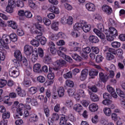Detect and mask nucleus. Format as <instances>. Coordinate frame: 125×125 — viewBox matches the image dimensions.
<instances>
[{
    "label": "nucleus",
    "instance_id": "f257e3e1",
    "mask_svg": "<svg viewBox=\"0 0 125 125\" xmlns=\"http://www.w3.org/2000/svg\"><path fill=\"white\" fill-rule=\"evenodd\" d=\"M74 30L76 31H80L83 30L84 33L89 32L91 29V25L90 24H86V22L83 20H81L79 22L76 23L73 26Z\"/></svg>",
    "mask_w": 125,
    "mask_h": 125
},
{
    "label": "nucleus",
    "instance_id": "f03ea898",
    "mask_svg": "<svg viewBox=\"0 0 125 125\" xmlns=\"http://www.w3.org/2000/svg\"><path fill=\"white\" fill-rule=\"evenodd\" d=\"M106 40L108 42H113L114 41V37H117L118 36V31L117 29L113 27H110L109 28L108 31H106L105 32Z\"/></svg>",
    "mask_w": 125,
    "mask_h": 125
},
{
    "label": "nucleus",
    "instance_id": "7ed1b4c3",
    "mask_svg": "<svg viewBox=\"0 0 125 125\" xmlns=\"http://www.w3.org/2000/svg\"><path fill=\"white\" fill-rule=\"evenodd\" d=\"M0 44L2 45L4 48L8 49L9 47L8 46V43L11 42V39L9 35H4L2 36L1 39L0 41Z\"/></svg>",
    "mask_w": 125,
    "mask_h": 125
},
{
    "label": "nucleus",
    "instance_id": "20e7f679",
    "mask_svg": "<svg viewBox=\"0 0 125 125\" xmlns=\"http://www.w3.org/2000/svg\"><path fill=\"white\" fill-rule=\"evenodd\" d=\"M35 27L37 28V29L34 31V33L37 35L35 39L36 40H39V39H40V37H42V32H43L44 30L43 26L40 24L39 22H37L35 23Z\"/></svg>",
    "mask_w": 125,
    "mask_h": 125
},
{
    "label": "nucleus",
    "instance_id": "39448f33",
    "mask_svg": "<svg viewBox=\"0 0 125 125\" xmlns=\"http://www.w3.org/2000/svg\"><path fill=\"white\" fill-rule=\"evenodd\" d=\"M9 74L10 77L13 78H17L19 75H20V72H19V68L16 66H13L9 68Z\"/></svg>",
    "mask_w": 125,
    "mask_h": 125
},
{
    "label": "nucleus",
    "instance_id": "423d86ee",
    "mask_svg": "<svg viewBox=\"0 0 125 125\" xmlns=\"http://www.w3.org/2000/svg\"><path fill=\"white\" fill-rule=\"evenodd\" d=\"M9 95V96H5L4 97L5 101H4V104H7L8 106H10L12 105V102H8V100H9L10 97L11 98H16V96H17V95H16V93H15V92L10 93Z\"/></svg>",
    "mask_w": 125,
    "mask_h": 125
},
{
    "label": "nucleus",
    "instance_id": "0eeeda50",
    "mask_svg": "<svg viewBox=\"0 0 125 125\" xmlns=\"http://www.w3.org/2000/svg\"><path fill=\"white\" fill-rule=\"evenodd\" d=\"M14 5V1L9 0L8 1V5L6 8L5 11L8 13H12L13 12V5Z\"/></svg>",
    "mask_w": 125,
    "mask_h": 125
},
{
    "label": "nucleus",
    "instance_id": "6e6552de",
    "mask_svg": "<svg viewBox=\"0 0 125 125\" xmlns=\"http://www.w3.org/2000/svg\"><path fill=\"white\" fill-rule=\"evenodd\" d=\"M33 52V46L30 45H25L24 47V53L26 55H31Z\"/></svg>",
    "mask_w": 125,
    "mask_h": 125
},
{
    "label": "nucleus",
    "instance_id": "1a4fd4ad",
    "mask_svg": "<svg viewBox=\"0 0 125 125\" xmlns=\"http://www.w3.org/2000/svg\"><path fill=\"white\" fill-rule=\"evenodd\" d=\"M102 9L104 12H105V13L108 15H110V14L113 12V9H112V7L107 5H104L102 7Z\"/></svg>",
    "mask_w": 125,
    "mask_h": 125
},
{
    "label": "nucleus",
    "instance_id": "9d476101",
    "mask_svg": "<svg viewBox=\"0 0 125 125\" xmlns=\"http://www.w3.org/2000/svg\"><path fill=\"white\" fill-rule=\"evenodd\" d=\"M99 77L100 80L103 83H106L107 81L109 80V77H108V75H107V74H104L103 72H100L99 74Z\"/></svg>",
    "mask_w": 125,
    "mask_h": 125
},
{
    "label": "nucleus",
    "instance_id": "9b49d317",
    "mask_svg": "<svg viewBox=\"0 0 125 125\" xmlns=\"http://www.w3.org/2000/svg\"><path fill=\"white\" fill-rule=\"evenodd\" d=\"M25 102L26 104H30V103H31V104L32 105V106H37V105H38L37 100L31 98H26Z\"/></svg>",
    "mask_w": 125,
    "mask_h": 125
},
{
    "label": "nucleus",
    "instance_id": "f8f14e48",
    "mask_svg": "<svg viewBox=\"0 0 125 125\" xmlns=\"http://www.w3.org/2000/svg\"><path fill=\"white\" fill-rule=\"evenodd\" d=\"M85 7L88 11H91V12H94L95 11V5L94 4L91 3V2H89L85 4Z\"/></svg>",
    "mask_w": 125,
    "mask_h": 125
},
{
    "label": "nucleus",
    "instance_id": "ddd939ff",
    "mask_svg": "<svg viewBox=\"0 0 125 125\" xmlns=\"http://www.w3.org/2000/svg\"><path fill=\"white\" fill-rule=\"evenodd\" d=\"M87 75H88V70L87 69L83 70L81 72L80 80L81 81H84L86 79Z\"/></svg>",
    "mask_w": 125,
    "mask_h": 125
},
{
    "label": "nucleus",
    "instance_id": "4468645a",
    "mask_svg": "<svg viewBox=\"0 0 125 125\" xmlns=\"http://www.w3.org/2000/svg\"><path fill=\"white\" fill-rule=\"evenodd\" d=\"M103 104L106 106H108L110 109H114L115 108V105L113 104L112 101L111 100H104L103 101Z\"/></svg>",
    "mask_w": 125,
    "mask_h": 125
},
{
    "label": "nucleus",
    "instance_id": "2eb2a0df",
    "mask_svg": "<svg viewBox=\"0 0 125 125\" xmlns=\"http://www.w3.org/2000/svg\"><path fill=\"white\" fill-rule=\"evenodd\" d=\"M51 27L54 31H58L59 30V22L56 20L53 21Z\"/></svg>",
    "mask_w": 125,
    "mask_h": 125
},
{
    "label": "nucleus",
    "instance_id": "dca6fc26",
    "mask_svg": "<svg viewBox=\"0 0 125 125\" xmlns=\"http://www.w3.org/2000/svg\"><path fill=\"white\" fill-rule=\"evenodd\" d=\"M24 107H25V105L23 104H20L18 105V107L17 109V113L18 115H20V116H22L23 115V109L24 108Z\"/></svg>",
    "mask_w": 125,
    "mask_h": 125
},
{
    "label": "nucleus",
    "instance_id": "f3484780",
    "mask_svg": "<svg viewBox=\"0 0 125 125\" xmlns=\"http://www.w3.org/2000/svg\"><path fill=\"white\" fill-rule=\"evenodd\" d=\"M93 32H95V33L97 35L98 37L100 38L102 40H104V39H105V35L103 34L100 30L97 29H94Z\"/></svg>",
    "mask_w": 125,
    "mask_h": 125
},
{
    "label": "nucleus",
    "instance_id": "a211bd4d",
    "mask_svg": "<svg viewBox=\"0 0 125 125\" xmlns=\"http://www.w3.org/2000/svg\"><path fill=\"white\" fill-rule=\"evenodd\" d=\"M89 110L90 112H96L98 110V105L93 103L89 105Z\"/></svg>",
    "mask_w": 125,
    "mask_h": 125
},
{
    "label": "nucleus",
    "instance_id": "6ab92c4d",
    "mask_svg": "<svg viewBox=\"0 0 125 125\" xmlns=\"http://www.w3.org/2000/svg\"><path fill=\"white\" fill-rule=\"evenodd\" d=\"M53 71H54V68H49V72H50V73L47 76V78L48 80H54L55 78V76H54V73L52 72H53Z\"/></svg>",
    "mask_w": 125,
    "mask_h": 125
},
{
    "label": "nucleus",
    "instance_id": "aec40b11",
    "mask_svg": "<svg viewBox=\"0 0 125 125\" xmlns=\"http://www.w3.org/2000/svg\"><path fill=\"white\" fill-rule=\"evenodd\" d=\"M39 57V55L38 54V50H35L33 51V53L32 55V61L33 63H35Z\"/></svg>",
    "mask_w": 125,
    "mask_h": 125
},
{
    "label": "nucleus",
    "instance_id": "412c9836",
    "mask_svg": "<svg viewBox=\"0 0 125 125\" xmlns=\"http://www.w3.org/2000/svg\"><path fill=\"white\" fill-rule=\"evenodd\" d=\"M57 92L59 97H63L65 94V90L63 87H60L58 88Z\"/></svg>",
    "mask_w": 125,
    "mask_h": 125
},
{
    "label": "nucleus",
    "instance_id": "4be33fe9",
    "mask_svg": "<svg viewBox=\"0 0 125 125\" xmlns=\"http://www.w3.org/2000/svg\"><path fill=\"white\" fill-rule=\"evenodd\" d=\"M49 11L51 12H53V13H55V14H59L60 13V11H59V9L57 8V7H55V6H51L49 8Z\"/></svg>",
    "mask_w": 125,
    "mask_h": 125
},
{
    "label": "nucleus",
    "instance_id": "5701e85b",
    "mask_svg": "<svg viewBox=\"0 0 125 125\" xmlns=\"http://www.w3.org/2000/svg\"><path fill=\"white\" fill-rule=\"evenodd\" d=\"M33 71L35 73H41V64L40 63L35 64L33 66Z\"/></svg>",
    "mask_w": 125,
    "mask_h": 125
},
{
    "label": "nucleus",
    "instance_id": "b1692460",
    "mask_svg": "<svg viewBox=\"0 0 125 125\" xmlns=\"http://www.w3.org/2000/svg\"><path fill=\"white\" fill-rule=\"evenodd\" d=\"M90 98L93 102H98L99 100V96L96 94H92L90 95Z\"/></svg>",
    "mask_w": 125,
    "mask_h": 125
},
{
    "label": "nucleus",
    "instance_id": "393cba45",
    "mask_svg": "<svg viewBox=\"0 0 125 125\" xmlns=\"http://www.w3.org/2000/svg\"><path fill=\"white\" fill-rule=\"evenodd\" d=\"M28 91L29 93H30V94L34 95V94H35V93H37V92H38V88L35 86H32L30 88H28Z\"/></svg>",
    "mask_w": 125,
    "mask_h": 125
},
{
    "label": "nucleus",
    "instance_id": "a878e982",
    "mask_svg": "<svg viewBox=\"0 0 125 125\" xmlns=\"http://www.w3.org/2000/svg\"><path fill=\"white\" fill-rule=\"evenodd\" d=\"M29 121L30 122H38V120H39V118L38 117V115L36 114H31L29 115Z\"/></svg>",
    "mask_w": 125,
    "mask_h": 125
},
{
    "label": "nucleus",
    "instance_id": "bb28decb",
    "mask_svg": "<svg viewBox=\"0 0 125 125\" xmlns=\"http://www.w3.org/2000/svg\"><path fill=\"white\" fill-rule=\"evenodd\" d=\"M14 55L18 60H21L22 59V54L20 50H16L14 52Z\"/></svg>",
    "mask_w": 125,
    "mask_h": 125
},
{
    "label": "nucleus",
    "instance_id": "cd10ccee",
    "mask_svg": "<svg viewBox=\"0 0 125 125\" xmlns=\"http://www.w3.org/2000/svg\"><path fill=\"white\" fill-rule=\"evenodd\" d=\"M89 40L90 42L93 43H97V42H99V39H98V38L93 35L90 36Z\"/></svg>",
    "mask_w": 125,
    "mask_h": 125
},
{
    "label": "nucleus",
    "instance_id": "c85d7f7f",
    "mask_svg": "<svg viewBox=\"0 0 125 125\" xmlns=\"http://www.w3.org/2000/svg\"><path fill=\"white\" fill-rule=\"evenodd\" d=\"M16 90L17 94L19 96H21V97L26 96V92L24 90H21V88H18Z\"/></svg>",
    "mask_w": 125,
    "mask_h": 125
},
{
    "label": "nucleus",
    "instance_id": "c756f323",
    "mask_svg": "<svg viewBox=\"0 0 125 125\" xmlns=\"http://www.w3.org/2000/svg\"><path fill=\"white\" fill-rule=\"evenodd\" d=\"M73 109L76 112H82V110H83V106L80 104H77L74 105Z\"/></svg>",
    "mask_w": 125,
    "mask_h": 125
},
{
    "label": "nucleus",
    "instance_id": "7c9ffc66",
    "mask_svg": "<svg viewBox=\"0 0 125 125\" xmlns=\"http://www.w3.org/2000/svg\"><path fill=\"white\" fill-rule=\"evenodd\" d=\"M124 54V51L121 48L117 49L116 51V54L119 58H123V55Z\"/></svg>",
    "mask_w": 125,
    "mask_h": 125
},
{
    "label": "nucleus",
    "instance_id": "2f4dec72",
    "mask_svg": "<svg viewBox=\"0 0 125 125\" xmlns=\"http://www.w3.org/2000/svg\"><path fill=\"white\" fill-rule=\"evenodd\" d=\"M7 23H8L9 24V27H11L12 29H14V30L17 29L18 25L16 22L12 21H8Z\"/></svg>",
    "mask_w": 125,
    "mask_h": 125
},
{
    "label": "nucleus",
    "instance_id": "473e14b6",
    "mask_svg": "<svg viewBox=\"0 0 125 125\" xmlns=\"http://www.w3.org/2000/svg\"><path fill=\"white\" fill-rule=\"evenodd\" d=\"M104 113L106 116L109 117L112 114V111H111V109H110V108L105 107L104 108Z\"/></svg>",
    "mask_w": 125,
    "mask_h": 125
},
{
    "label": "nucleus",
    "instance_id": "72a5a7b5",
    "mask_svg": "<svg viewBox=\"0 0 125 125\" xmlns=\"http://www.w3.org/2000/svg\"><path fill=\"white\" fill-rule=\"evenodd\" d=\"M116 92L118 95L121 97V98H125V93H124V92L122 91L120 88H116Z\"/></svg>",
    "mask_w": 125,
    "mask_h": 125
},
{
    "label": "nucleus",
    "instance_id": "f704fd0d",
    "mask_svg": "<svg viewBox=\"0 0 125 125\" xmlns=\"http://www.w3.org/2000/svg\"><path fill=\"white\" fill-rule=\"evenodd\" d=\"M98 75V71L96 69H92L89 72V76L93 78L95 76H97Z\"/></svg>",
    "mask_w": 125,
    "mask_h": 125
},
{
    "label": "nucleus",
    "instance_id": "c9c22d12",
    "mask_svg": "<svg viewBox=\"0 0 125 125\" xmlns=\"http://www.w3.org/2000/svg\"><path fill=\"white\" fill-rule=\"evenodd\" d=\"M9 37L12 42H17V40H18L17 35L15 33H12L9 35Z\"/></svg>",
    "mask_w": 125,
    "mask_h": 125
},
{
    "label": "nucleus",
    "instance_id": "e433bc0d",
    "mask_svg": "<svg viewBox=\"0 0 125 125\" xmlns=\"http://www.w3.org/2000/svg\"><path fill=\"white\" fill-rule=\"evenodd\" d=\"M12 61L13 62V64L15 66V67H17V68L20 67V62H21V60H19L16 59H13Z\"/></svg>",
    "mask_w": 125,
    "mask_h": 125
},
{
    "label": "nucleus",
    "instance_id": "4c0bfd02",
    "mask_svg": "<svg viewBox=\"0 0 125 125\" xmlns=\"http://www.w3.org/2000/svg\"><path fill=\"white\" fill-rule=\"evenodd\" d=\"M37 40L40 41L42 45H44L45 43H46V38H45V37L40 36L39 37V39Z\"/></svg>",
    "mask_w": 125,
    "mask_h": 125
},
{
    "label": "nucleus",
    "instance_id": "58836bf2",
    "mask_svg": "<svg viewBox=\"0 0 125 125\" xmlns=\"http://www.w3.org/2000/svg\"><path fill=\"white\" fill-rule=\"evenodd\" d=\"M65 85L68 87H74V82L70 80H67L65 81Z\"/></svg>",
    "mask_w": 125,
    "mask_h": 125
},
{
    "label": "nucleus",
    "instance_id": "ea45409f",
    "mask_svg": "<svg viewBox=\"0 0 125 125\" xmlns=\"http://www.w3.org/2000/svg\"><path fill=\"white\" fill-rule=\"evenodd\" d=\"M111 46L113 48H119L121 47V42H111Z\"/></svg>",
    "mask_w": 125,
    "mask_h": 125
},
{
    "label": "nucleus",
    "instance_id": "a19ab883",
    "mask_svg": "<svg viewBox=\"0 0 125 125\" xmlns=\"http://www.w3.org/2000/svg\"><path fill=\"white\" fill-rule=\"evenodd\" d=\"M57 64L59 67H62V66L66 65V61L64 60H59L57 61Z\"/></svg>",
    "mask_w": 125,
    "mask_h": 125
},
{
    "label": "nucleus",
    "instance_id": "79ce46f5",
    "mask_svg": "<svg viewBox=\"0 0 125 125\" xmlns=\"http://www.w3.org/2000/svg\"><path fill=\"white\" fill-rule=\"evenodd\" d=\"M31 44L35 47H38L40 45V42L36 39H33L31 41Z\"/></svg>",
    "mask_w": 125,
    "mask_h": 125
},
{
    "label": "nucleus",
    "instance_id": "37998d69",
    "mask_svg": "<svg viewBox=\"0 0 125 125\" xmlns=\"http://www.w3.org/2000/svg\"><path fill=\"white\" fill-rule=\"evenodd\" d=\"M7 83V81L5 79H0V88H2V87H4L6 85Z\"/></svg>",
    "mask_w": 125,
    "mask_h": 125
},
{
    "label": "nucleus",
    "instance_id": "c03bdc74",
    "mask_svg": "<svg viewBox=\"0 0 125 125\" xmlns=\"http://www.w3.org/2000/svg\"><path fill=\"white\" fill-rule=\"evenodd\" d=\"M51 119L54 122H56V121L59 120V115L58 113H54L52 114Z\"/></svg>",
    "mask_w": 125,
    "mask_h": 125
},
{
    "label": "nucleus",
    "instance_id": "a18cd8bd",
    "mask_svg": "<svg viewBox=\"0 0 125 125\" xmlns=\"http://www.w3.org/2000/svg\"><path fill=\"white\" fill-rule=\"evenodd\" d=\"M22 84L26 87H29V86H31V81L27 79H24L22 82Z\"/></svg>",
    "mask_w": 125,
    "mask_h": 125
},
{
    "label": "nucleus",
    "instance_id": "49530a36",
    "mask_svg": "<svg viewBox=\"0 0 125 125\" xmlns=\"http://www.w3.org/2000/svg\"><path fill=\"white\" fill-rule=\"evenodd\" d=\"M42 21L44 25H45L46 26H49L51 24V21L48 19L43 18L42 19Z\"/></svg>",
    "mask_w": 125,
    "mask_h": 125
},
{
    "label": "nucleus",
    "instance_id": "de8ad7c7",
    "mask_svg": "<svg viewBox=\"0 0 125 125\" xmlns=\"http://www.w3.org/2000/svg\"><path fill=\"white\" fill-rule=\"evenodd\" d=\"M115 58V56L110 53H106V60H113Z\"/></svg>",
    "mask_w": 125,
    "mask_h": 125
},
{
    "label": "nucleus",
    "instance_id": "09e8293b",
    "mask_svg": "<svg viewBox=\"0 0 125 125\" xmlns=\"http://www.w3.org/2000/svg\"><path fill=\"white\" fill-rule=\"evenodd\" d=\"M21 63L22 66H28V61L27 60V59L25 57L21 58Z\"/></svg>",
    "mask_w": 125,
    "mask_h": 125
},
{
    "label": "nucleus",
    "instance_id": "8fccbe9b",
    "mask_svg": "<svg viewBox=\"0 0 125 125\" xmlns=\"http://www.w3.org/2000/svg\"><path fill=\"white\" fill-rule=\"evenodd\" d=\"M88 88L89 89H90L91 91L93 92L96 93L97 91H98V88H97V86H95V85H94L93 86H88Z\"/></svg>",
    "mask_w": 125,
    "mask_h": 125
},
{
    "label": "nucleus",
    "instance_id": "3c124183",
    "mask_svg": "<svg viewBox=\"0 0 125 125\" xmlns=\"http://www.w3.org/2000/svg\"><path fill=\"white\" fill-rule=\"evenodd\" d=\"M37 81L41 83H43L45 82V78L42 76H39L37 77Z\"/></svg>",
    "mask_w": 125,
    "mask_h": 125
},
{
    "label": "nucleus",
    "instance_id": "603ef678",
    "mask_svg": "<svg viewBox=\"0 0 125 125\" xmlns=\"http://www.w3.org/2000/svg\"><path fill=\"white\" fill-rule=\"evenodd\" d=\"M74 22V19L72 17H67L66 24L68 25H73Z\"/></svg>",
    "mask_w": 125,
    "mask_h": 125
},
{
    "label": "nucleus",
    "instance_id": "864d4df0",
    "mask_svg": "<svg viewBox=\"0 0 125 125\" xmlns=\"http://www.w3.org/2000/svg\"><path fill=\"white\" fill-rule=\"evenodd\" d=\"M63 59H64L65 61H67V62H69V63H72V62H73V59L71 58V57L66 55V54L63 55Z\"/></svg>",
    "mask_w": 125,
    "mask_h": 125
},
{
    "label": "nucleus",
    "instance_id": "5fc2aeb1",
    "mask_svg": "<svg viewBox=\"0 0 125 125\" xmlns=\"http://www.w3.org/2000/svg\"><path fill=\"white\" fill-rule=\"evenodd\" d=\"M72 57L76 61H81V60H82V57L77 54H73L72 55Z\"/></svg>",
    "mask_w": 125,
    "mask_h": 125
},
{
    "label": "nucleus",
    "instance_id": "6e6d98bb",
    "mask_svg": "<svg viewBox=\"0 0 125 125\" xmlns=\"http://www.w3.org/2000/svg\"><path fill=\"white\" fill-rule=\"evenodd\" d=\"M10 117V113L8 111L2 114V118L3 119V120H7L6 119H9Z\"/></svg>",
    "mask_w": 125,
    "mask_h": 125
},
{
    "label": "nucleus",
    "instance_id": "4d7b16f0",
    "mask_svg": "<svg viewBox=\"0 0 125 125\" xmlns=\"http://www.w3.org/2000/svg\"><path fill=\"white\" fill-rule=\"evenodd\" d=\"M83 52L85 54H88L91 51V49L89 47H86L83 48L82 49Z\"/></svg>",
    "mask_w": 125,
    "mask_h": 125
},
{
    "label": "nucleus",
    "instance_id": "13d9d810",
    "mask_svg": "<svg viewBox=\"0 0 125 125\" xmlns=\"http://www.w3.org/2000/svg\"><path fill=\"white\" fill-rule=\"evenodd\" d=\"M72 77H73V73H72V72H70V71L63 75V78L64 79H70Z\"/></svg>",
    "mask_w": 125,
    "mask_h": 125
},
{
    "label": "nucleus",
    "instance_id": "bf43d9fd",
    "mask_svg": "<svg viewBox=\"0 0 125 125\" xmlns=\"http://www.w3.org/2000/svg\"><path fill=\"white\" fill-rule=\"evenodd\" d=\"M36 0H28V4L31 8H35V7H36V3L34 2V1Z\"/></svg>",
    "mask_w": 125,
    "mask_h": 125
},
{
    "label": "nucleus",
    "instance_id": "052dcab7",
    "mask_svg": "<svg viewBox=\"0 0 125 125\" xmlns=\"http://www.w3.org/2000/svg\"><path fill=\"white\" fill-rule=\"evenodd\" d=\"M16 4L18 7H21L22 8V7H24V2L20 0H17L16 2Z\"/></svg>",
    "mask_w": 125,
    "mask_h": 125
},
{
    "label": "nucleus",
    "instance_id": "680f3d73",
    "mask_svg": "<svg viewBox=\"0 0 125 125\" xmlns=\"http://www.w3.org/2000/svg\"><path fill=\"white\" fill-rule=\"evenodd\" d=\"M57 37H58V39L59 38H60L61 39H66L67 38L66 35L63 32H59L57 35Z\"/></svg>",
    "mask_w": 125,
    "mask_h": 125
},
{
    "label": "nucleus",
    "instance_id": "e2e57ef3",
    "mask_svg": "<svg viewBox=\"0 0 125 125\" xmlns=\"http://www.w3.org/2000/svg\"><path fill=\"white\" fill-rule=\"evenodd\" d=\"M17 33L18 36H20V37H22V36H24L25 34V32H24V31H23V29L21 28H18L17 31Z\"/></svg>",
    "mask_w": 125,
    "mask_h": 125
},
{
    "label": "nucleus",
    "instance_id": "0e129e2a",
    "mask_svg": "<svg viewBox=\"0 0 125 125\" xmlns=\"http://www.w3.org/2000/svg\"><path fill=\"white\" fill-rule=\"evenodd\" d=\"M103 98L105 99L104 100H110L109 99H111L112 97L111 96V95L109 94L108 93H104L103 94Z\"/></svg>",
    "mask_w": 125,
    "mask_h": 125
},
{
    "label": "nucleus",
    "instance_id": "69168bd1",
    "mask_svg": "<svg viewBox=\"0 0 125 125\" xmlns=\"http://www.w3.org/2000/svg\"><path fill=\"white\" fill-rule=\"evenodd\" d=\"M78 93L79 95H81L82 97H83V98H85V93H84V91H83V90H78Z\"/></svg>",
    "mask_w": 125,
    "mask_h": 125
},
{
    "label": "nucleus",
    "instance_id": "338daca9",
    "mask_svg": "<svg viewBox=\"0 0 125 125\" xmlns=\"http://www.w3.org/2000/svg\"><path fill=\"white\" fill-rule=\"evenodd\" d=\"M6 27H7V24H6V23H5L4 21L0 23V29H2L3 30H4V31H6Z\"/></svg>",
    "mask_w": 125,
    "mask_h": 125
},
{
    "label": "nucleus",
    "instance_id": "774afa93",
    "mask_svg": "<svg viewBox=\"0 0 125 125\" xmlns=\"http://www.w3.org/2000/svg\"><path fill=\"white\" fill-rule=\"evenodd\" d=\"M67 93L69 96L72 97L74 96V94H75V91L73 89H69L67 90Z\"/></svg>",
    "mask_w": 125,
    "mask_h": 125
}]
</instances>
